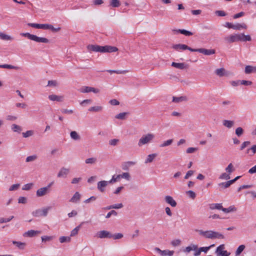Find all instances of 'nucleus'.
Returning a JSON list of instances; mask_svg holds the SVG:
<instances>
[{"instance_id": "nucleus-1", "label": "nucleus", "mask_w": 256, "mask_h": 256, "mask_svg": "<svg viewBox=\"0 0 256 256\" xmlns=\"http://www.w3.org/2000/svg\"><path fill=\"white\" fill-rule=\"evenodd\" d=\"M196 232H198L200 235L202 236L203 237L206 238H224V235L217 232H214L212 230L203 231L202 230H196Z\"/></svg>"}, {"instance_id": "nucleus-2", "label": "nucleus", "mask_w": 256, "mask_h": 256, "mask_svg": "<svg viewBox=\"0 0 256 256\" xmlns=\"http://www.w3.org/2000/svg\"><path fill=\"white\" fill-rule=\"evenodd\" d=\"M22 36L28 38V39L38 42L48 43L50 40L46 38L38 37L36 35L30 34L28 32L22 33Z\"/></svg>"}, {"instance_id": "nucleus-3", "label": "nucleus", "mask_w": 256, "mask_h": 256, "mask_svg": "<svg viewBox=\"0 0 256 256\" xmlns=\"http://www.w3.org/2000/svg\"><path fill=\"white\" fill-rule=\"evenodd\" d=\"M22 36L28 38V39L38 42L48 43L50 40L46 38L38 37L36 35L30 34L28 32L22 33Z\"/></svg>"}, {"instance_id": "nucleus-4", "label": "nucleus", "mask_w": 256, "mask_h": 256, "mask_svg": "<svg viewBox=\"0 0 256 256\" xmlns=\"http://www.w3.org/2000/svg\"><path fill=\"white\" fill-rule=\"evenodd\" d=\"M154 136L153 134H148L143 136L138 140V146H142V145L150 142L154 138Z\"/></svg>"}, {"instance_id": "nucleus-5", "label": "nucleus", "mask_w": 256, "mask_h": 256, "mask_svg": "<svg viewBox=\"0 0 256 256\" xmlns=\"http://www.w3.org/2000/svg\"><path fill=\"white\" fill-rule=\"evenodd\" d=\"M51 206H47L42 209H38L32 212V214L35 217L46 216L49 210L51 209Z\"/></svg>"}, {"instance_id": "nucleus-6", "label": "nucleus", "mask_w": 256, "mask_h": 256, "mask_svg": "<svg viewBox=\"0 0 256 256\" xmlns=\"http://www.w3.org/2000/svg\"><path fill=\"white\" fill-rule=\"evenodd\" d=\"M118 50V48L116 46H100V52L105 53V52H116Z\"/></svg>"}, {"instance_id": "nucleus-7", "label": "nucleus", "mask_w": 256, "mask_h": 256, "mask_svg": "<svg viewBox=\"0 0 256 256\" xmlns=\"http://www.w3.org/2000/svg\"><path fill=\"white\" fill-rule=\"evenodd\" d=\"M194 52H199L203 54L204 55L210 56L216 53V50L214 49H206L204 48H194Z\"/></svg>"}, {"instance_id": "nucleus-8", "label": "nucleus", "mask_w": 256, "mask_h": 256, "mask_svg": "<svg viewBox=\"0 0 256 256\" xmlns=\"http://www.w3.org/2000/svg\"><path fill=\"white\" fill-rule=\"evenodd\" d=\"M172 48L174 49L175 50H188L192 52H194V48H192L188 46L186 44H174L172 46Z\"/></svg>"}, {"instance_id": "nucleus-9", "label": "nucleus", "mask_w": 256, "mask_h": 256, "mask_svg": "<svg viewBox=\"0 0 256 256\" xmlns=\"http://www.w3.org/2000/svg\"><path fill=\"white\" fill-rule=\"evenodd\" d=\"M154 250L158 252L162 256H172L174 254V250H162L158 248H155Z\"/></svg>"}, {"instance_id": "nucleus-10", "label": "nucleus", "mask_w": 256, "mask_h": 256, "mask_svg": "<svg viewBox=\"0 0 256 256\" xmlns=\"http://www.w3.org/2000/svg\"><path fill=\"white\" fill-rule=\"evenodd\" d=\"M70 170L68 168L65 167L62 168L58 174L57 176L58 178H66L67 176L69 174Z\"/></svg>"}, {"instance_id": "nucleus-11", "label": "nucleus", "mask_w": 256, "mask_h": 256, "mask_svg": "<svg viewBox=\"0 0 256 256\" xmlns=\"http://www.w3.org/2000/svg\"><path fill=\"white\" fill-rule=\"evenodd\" d=\"M98 237L100 238H112V234L106 230H101L98 233Z\"/></svg>"}, {"instance_id": "nucleus-12", "label": "nucleus", "mask_w": 256, "mask_h": 256, "mask_svg": "<svg viewBox=\"0 0 256 256\" xmlns=\"http://www.w3.org/2000/svg\"><path fill=\"white\" fill-rule=\"evenodd\" d=\"M238 34H231L229 36H226L224 40L227 43L229 44L236 42H238Z\"/></svg>"}, {"instance_id": "nucleus-13", "label": "nucleus", "mask_w": 256, "mask_h": 256, "mask_svg": "<svg viewBox=\"0 0 256 256\" xmlns=\"http://www.w3.org/2000/svg\"><path fill=\"white\" fill-rule=\"evenodd\" d=\"M165 202L172 207H176L177 203L172 196H166L164 197Z\"/></svg>"}, {"instance_id": "nucleus-14", "label": "nucleus", "mask_w": 256, "mask_h": 256, "mask_svg": "<svg viewBox=\"0 0 256 256\" xmlns=\"http://www.w3.org/2000/svg\"><path fill=\"white\" fill-rule=\"evenodd\" d=\"M49 192L50 191L48 190V188L43 187L37 190L36 194L37 196L40 197L46 194Z\"/></svg>"}, {"instance_id": "nucleus-15", "label": "nucleus", "mask_w": 256, "mask_h": 256, "mask_svg": "<svg viewBox=\"0 0 256 256\" xmlns=\"http://www.w3.org/2000/svg\"><path fill=\"white\" fill-rule=\"evenodd\" d=\"M109 181L102 180L98 182V189L100 192H104V188L108 184Z\"/></svg>"}, {"instance_id": "nucleus-16", "label": "nucleus", "mask_w": 256, "mask_h": 256, "mask_svg": "<svg viewBox=\"0 0 256 256\" xmlns=\"http://www.w3.org/2000/svg\"><path fill=\"white\" fill-rule=\"evenodd\" d=\"M48 98L52 101L62 102L64 100V96L50 94L48 96Z\"/></svg>"}, {"instance_id": "nucleus-17", "label": "nucleus", "mask_w": 256, "mask_h": 256, "mask_svg": "<svg viewBox=\"0 0 256 256\" xmlns=\"http://www.w3.org/2000/svg\"><path fill=\"white\" fill-rule=\"evenodd\" d=\"M12 244L15 245L19 250H24L26 246V242H17L15 240H13L12 242Z\"/></svg>"}, {"instance_id": "nucleus-18", "label": "nucleus", "mask_w": 256, "mask_h": 256, "mask_svg": "<svg viewBox=\"0 0 256 256\" xmlns=\"http://www.w3.org/2000/svg\"><path fill=\"white\" fill-rule=\"evenodd\" d=\"M40 232L38 230H30L26 232H25L23 236H28V237H33L35 236L36 234H40Z\"/></svg>"}, {"instance_id": "nucleus-19", "label": "nucleus", "mask_w": 256, "mask_h": 256, "mask_svg": "<svg viewBox=\"0 0 256 256\" xmlns=\"http://www.w3.org/2000/svg\"><path fill=\"white\" fill-rule=\"evenodd\" d=\"M173 32H174V34L180 32L186 36H190L193 34L192 32L184 29L174 30Z\"/></svg>"}, {"instance_id": "nucleus-20", "label": "nucleus", "mask_w": 256, "mask_h": 256, "mask_svg": "<svg viewBox=\"0 0 256 256\" xmlns=\"http://www.w3.org/2000/svg\"><path fill=\"white\" fill-rule=\"evenodd\" d=\"M100 46L99 45H94V44H88L87 46V48L89 51H92L94 52H100Z\"/></svg>"}, {"instance_id": "nucleus-21", "label": "nucleus", "mask_w": 256, "mask_h": 256, "mask_svg": "<svg viewBox=\"0 0 256 256\" xmlns=\"http://www.w3.org/2000/svg\"><path fill=\"white\" fill-rule=\"evenodd\" d=\"M244 72L246 74H250L252 72L256 73V66H246L245 67Z\"/></svg>"}, {"instance_id": "nucleus-22", "label": "nucleus", "mask_w": 256, "mask_h": 256, "mask_svg": "<svg viewBox=\"0 0 256 256\" xmlns=\"http://www.w3.org/2000/svg\"><path fill=\"white\" fill-rule=\"evenodd\" d=\"M215 73L216 75L220 77L224 76H228L227 72L226 71L224 68H220L216 69L215 71Z\"/></svg>"}, {"instance_id": "nucleus-23", "label": "nucleus", "mask_w": 256, "mask_h": 256, "mask_svg": "<svg viewBox=\"0 0 256 256\" xmlns=\"http://www.w3.org/2000/svg\"><path fill=\"white\" fill-rule=\"evenodd\" d=\"M172 66L180 70H184L187 67L186 64L184 63H176L175 62H172Z\"/></svg>"}, {"instance_id": "nucleus-24", "label": "nucleus", "mask_w": 256, "mask_h": 256, "mask_svg": "<svg viewBox=\"0 0 256 256\" xmlns=\"http://www.w3.org/2000/svg\"><path fill=\"white\" fill-rule=\"evenodd\" d=\"M80 194L78 192H76L70 198V202H72L76 203L80 200Z\"/></svg>"}, {"instance_id": "nucleus-25", "label": "nucleus", "mask_w": 256, "mask_h": 256, "mask_svg": "<svg viewBox=\"0 0 256 256\" xmlns=\"http://www.w3.org/2000/svg\"><path fill=\"white\" fill-rule=\"evenodd\" d=\"M187 98L186 96H181L180 97H172V102L176 103H178L183 101H186Z\"/></svg>"}, {"instance_id": "nucleus-26", "label": "nucleus", "mask_w": 256, "mask_h": 256, "mask_svg": "<svg viewBox=\"0 0 256 256\" xmlns=\"http://www.w3.org/2000/svg\"><path fill=\"white\" fill-rule=\"evenodd\" d=\"M222 124L224 126H226L228 128H230L234 126V122L232 120H225L222 121Z\"/></svg>"}, {"instance_id": "nucleus-27", "label": "nucleus", "mask_w": 256, "mask_h": 256, "mask_svg": "<svg viewBox=\"0 0 256 256\" xmlns=\"http://www.w3.org/2000/svg\"><path fill=\"white\" fill-rule=\"evenodd\" d=\"M246 28H247L246 25L245 24L243 23L242 24H233L232 29L236 30H240L241 28L246 29Z\"/></svg>"}, {"instance_id": "nucleus-28", "label": "nucleus", "mask_w": 256, "mask_h": 256, "mask_svg": "<svg viewBox=\"0 0 256 256\" xmlns=\"http://www.w3.org/2000/svg\"><path fill=\"white\" fill-rule=\"evenodd\" d=\"M158 156L157 154H152L148 156L146 159L145 160V163L152 162L154 158Z\"/></svg>"}, {"instance_id": "nucleus-29", "label": "nucleus", "mask_w": 256, "mask_h": 256, "mask_svg": "<svg viewBox=\"0 0 256 256\" xmlns=\"http://www.w3.org/2000/svg\"><path fill=\"white\" fill-rule=\"evenodd\" d=\"M83 224H84V222H82L80 225H78V226L76 227L73 230H72V231L71 232V233H70V236H74L78 234V232L80 229V228L82 225Z\"/></svg>"}, {"instance_id": "nucleus-30", "label": "nucleus", "mask_w": 256, "mask_h": 256, "mask_svg": "<svg viewBox=\"0 0 256 256\" xmlns=\"http://www.w3.org/2000/svg\"><path fill=\"white\" fill-rule=\"evenodd\" d=\"M198 249V246L194 244H192L190 246L186 248L184 252H190L191 250H196Z\"/></svg>"}, {"instance_id": "nucleus-31", "label": "nucleus", "mask_w": 256, "mask_h": 256, "mask_svg": "<svg viewBox=\"0 0 256 256\" xmlns=\"http://www.w3.org/2000/svg\"><path fill=\"white\" fill-rule=\"evenodd\" d=\"M106 71L111 74H113V73H116V74H125L128 72V70H106Z\"/></svg>"}, {"instance_id": "nucleus-32", "label": "nucleus", "mask_w": 256, "mask_h": 256, "mask_svg": "<svg viewBox=\"0 0 256 256\" xmlns=\"http://www.w3.org/2000/svg\"><path fill=\"white\" fill-rule=\"evenodd\" d=\"M210 208L211 210L217 209L222 210L223 207L222 204H210Z\"/></svg>"}, {"instance_id": "nucleus-33", "label": "nucleus", "mask_w": 256, "mask_h": 256, "mask_svg": "<svg viewBox=\"0 0 256 256\" xmlns=\"http://www.w3.org/2000/svg\"><path fill=\"white\" fill-rule=\"evenodd\" d=\"M71 138L75 140H80V136L76 132L72 131L70 133Z\"/></svg>"}, {"instance_id": "nucleus-34", "label": "nucleus", "mask_w": 256, "mask_h": 256, "mask_svg": "<svg viewBox=\"0 0 256 256\" xmlns=\"http://www.w3.org/2000/svg\"><path fill=\"white\" fill-rule=\"evenodd\" d=\"M0 68H8V69H14L18 70L19 68L18 66H14L10 64H0Z\"/></svg>"}, {"instance_id": "nucleus-35", "label": "nucleus", "mask_w": 256, "mask_h": 256, "mask_svg": "<svg viewBox=\"0 0 256 256\" xmlns=\"http://www.w3.org/2000/svg\"><path fill=\"white\" fill-rule=\"evenodd\" d=\"M12 130L14 132L20 133L22 131V128L16 124H12L11 126Z\"/></svg>"}, {"instance_id": "nucleus-36", "label": "nucleus", "mask_w": 256, "mask_h": 256, "mask_svg": "<svg viewBox=\"0 0 256 256\" xmlns=\"http://www.w3.org/2000/svg\"><path fill=\"white\" fill-rule=\"evenodd\" d=\"M97 162V158H86L85 160V162L86 164H95Z\"/></svg>"}, {"instance_id": "nucleus-37", "label": "nucleus", "mask_w": 256, "mask_h": 256, "mask_svg": "<svg viewBox=\"0 0 256 256\" xmlns=\"http://www.w3.org/2000/svg\"><path fill=\"white\" fill-rule=\"evenodd\" d=\"M232 184L228 180L226 182H221L218 184V186L222 188H228Z\"/></svg>"}, {"instance_id": "nucleus-38", "label": "nucleus", "mask_w": 256, "mask_h": 256, "mask_svg": "<svg viewBox=\"0 0 256 256\" xmlns=\"http://www.w3.org/2000/svg\"><path fill=\"white\" fill-rule=\"evenodd\" d=\"M71 238L70 236H62L59 238V240L60 243L69 242H70Z\"/></svg>"}, {"instance_id": "nucleus-39", "label": "nucleus", "mask_w": 256, "mask_h": 256, "mask_svg": "<svg viewBox=\"0 0 256 256\" xmlns=\"http://www.w3.org/2000/svg\"><path fill=\"white\" fill-rule=\"evenodd\" d=\"M245 248V246L242 244L240 245L237 248L235 254L236 256H238L240 255V254L244 250Z\"/></svg>"}, {"instance_id": "nucleus-40", "label": "nucleus", "mask_w": 256, "mask_h": 256, "mask_svg": "<svg viewBox=\"0 0 256 256\" xmlns=\"http://www.w3.org/2000/svg\"><path fill=\"white\" fill-rule=\"evenodd\" d=\"M102 110V107L101 106H92L88 110L90 112H100Z\"/></svg>"}, {"instance_id": "nucleus-41", "label": "nucleus", "mask_w": 256, "mask_h": 256, "mask_svg": "<svg viewBox=\"0 0 256 256\" xmlns=\"http://www.w3.org/2000/svg\"><path fill=\"white\" fill-rule=\"evenodd\" d=\"M222 210L226 213L230 212H235L236 210V208L234 206H230L228 208H222Z\"/></svg>"}, {"instance_id": "nucleus-42", "label": "nucleus", "mask_w": 256, "mask_h": 256, "mask_svg": "<svg viewBox=\"0 0 256 256\" xmlns=\"http://www.w3.org/2000/svg\"><path fill=\"white\" fill-rule=\"evenodd\" d=\"M128 114V112H124L120 113L118 114H116L115 116V118L119 120H124L126 118V116Z\"/></svg>"}, {"instance_id": "nucleus-43", "label": "nucleus", "mask_w": 256, "mask_h": 256, "mask_svg": "<svg viewBox=\"0 0 256 256\" xmlns=\"http://www.w3.org/2000/svg\"><path fill=\"white\" fill-rule=\"evenodd\" d=\"M80 92L82 93H87L91 92V87L84 86L80 88Z\"/></svg>"}, {"instance_id": "nucleus-44", "label": "nucleus", "mask_w": 256, "mask_h": 256, "mask_svg": "<svg viewBox=\"0 0 256 256\" xmlns=\"http://www.w3.org/2000/svg\"><path fill=\"white\" fill-rule=\"evenodd\" d=\"M118 178H124L127 180H130V175L128 172H124L121 174L117 175Z\"/></svg>"}, {"instance_id": "nucleus-45", "label": "nucleus", "mask_w": 256, "mask_h": 256, "mask_svg": "<svg viewBox=\"0 0 256 256\" xmlns=\"http://www.w3.org/2000/svg\"><path fill=\"white\" fill-rule=\"evenodd\" d=\"M226 171L229 174H230L234 170V166L232 163H230L225 169Z\"/></svg>"}, {"instance_id": "nucleus-46", "label": "nucleus", "mask_w": 256, "mask_h": 256, "mask_svg": "<svg viewBox=\"0 0 256 256\" xmlns=\"http://www.w3.org/2000/svg\"><path fill=\"white\" fill-rule=\"evenodd\" d=\"M120 4L119 0H112L110 2V5L114 8H118L120 6Z\"/></svg>"}, {"instance_id": "nucleus-47", "label": "nucleus", "mask_w": 256, "mask_h": 256, "mask_svg": "<svg viewBox=\"0 0 256 256\" xmlns=\"http://www.w3.org/2000/svg\"><path fill=\"white\" fill-rule=\"evenodd\" d=\"M172 142L173 140L172 139L168 140L164 142L160 145V147H165L170 146L172 143Z\"/></svg>"}, {"instance_id": "nucleus-48", "label": "nucleus", "mask_w": 256, "mask_h": 256, "mask_svg": "<svg viewBox=\"0 0 256 256\" xmlns=\"http://www.w3.org/2000/svg\"><path fill=\"white\" fill-rule=\"evenodd\" d=\"M219 178L226 180H229L230 178V174H228L226 172L222 173V174L220 175Z\"/></svg>"}, {"instance_id": "nucleus-49", "label": "nucleus", "mask_w": 256, "mask_h": 256, "mask_svg": "<svg viewBox=\"0 0 256 256\" xmlns=\"http://www.w3.org/2000/svg\"><path fill=\"white\" fill-rule=\"evenodd\" d=\"M14 218V216H11L10 217L8 218H0V224L8 222L10 221L12 219H13Z\"/></svg>"}, {"instance_id": "nucleus-50", "label": "nucleus", "mask_w": 256, "mask_h": 256, "mask_svg": "<svg viewBox=\"0 0 256 256\" xmlns=\"http://www.w3.org/2000/svg\"><path fill=\"white\" fill-rule=\"evenodd\" d=\"M120 140L118 139L114 138L110 140H109V144L112 146H116L118 144V142H119Z\"/></svg>"}, {"instance_id": "nucleus-51", "label": "nucleus", "mask_w": 256, "mask_h": 256, "mask_svg": "<svg viewBox=\"0 0 256 256\" xmlns=\"http://www.w3.org/2000/svg\"><path fill=\"white\" fill-rule=\"evenodd\" d=\"M186 193L188 196L192 200L194 199L196 197V193L192 190L187 191Z\"/></svg>"}, {"instance_id": "nucleus-52", "label": "nucleus", "mask_w": 256, "mask_h": 256, "mask_svg": "<svg viewBox=\"0 0 256 256\" xmlns=\"http://www.w3.org/2000/svg\"><path fill=\"white\" fill-rule=\"evenodd\" d=\"M244 133V130L241 127H238L236 130V134L238 136H241Z\"/></svg>"}, {"instance_id": "nucleus-53", "label": "nucleus", "mask_w": 256, "mask_h": 256, "mask_svg": "<svg viewBox=\"0 0 256 256\" xmlns=\"http://www.w3.org/2000/svg\"><path fill=\"white\" fill-rule=\"evenodd\" d=\"M214 246V244H213L210 245L209 246L201 247L199 248L201 252H204L206 253L210 249V248Z\"/></svg>"}, {"instance_id": "nucleus-54", "label": "nucleus", "mask_w": 256, "mask_h": 256, "mask_svg": "<svg viewBox=\"0 0 256 256\" xmlns=\"http://www.w3.org/2000/svg\"><path fill=\"white\" fill-rule=\"evenodd\" d=\"M37 158L36 155H32L28 156L26 158V162H30L35 160Z\"/></svg>"}, {"instance_id": "nucleus-55", "label": "nucleus", "mask_w": 256, "mask_h": 256, "mask_svg": "<svg viewBox=\"0 0 256 256\" xmlns=\"http://www.w3.org/2000/svg\"><path fill=\"white\" fill-rule=\"evenodd\" d=\"M33 185L34 184L32 183H29V184H26L22 188V190H28L30 189H31V188H32Z\"/></svg>"}, {"instance_id": "nucleus-56", "label": "nucleus", "mask_w": 256, "mask_h": 256, "mask_svg": "<svg viewBox=\"0 0 256 256\" xmlns=\"http://www.w3.org/2000/svg\"><path fill=\"white\" fill-rule=\"evenodd\" d=\"M124 236L121 233H118V234H112V238H113L114 240H118V239H120V238H123Z\"/></svg>"}, {"instance_id": "nucleus-57", "label": "nucleus", "mask_w": 256, "mask_h": 256, "mask_svg": "<svg viewBox=\"0 0 256 256\" xmlns=\"http://www.w3.org/2000/svg\"><path fill=\"white\" fill-rule=\"evenodd\" d=\"M224 244L220 245L218 246L216 250V253L218 255L219 254V252H224Z\"/></svg>"}, {"instance_id": "nucleus-58", "label": "nucleus", "mask_w": 256, "mask_h": 256, "mask_svg": "<svg viewBox=\"0 0 256 256\" xmlns=\"http://www.w3.org/2000/svg\"><path fill=\"white\" fill-rule=\"evenodd\" d=\"M27 202V198L24 196H20L18 199V202L19 204H25Z\"/></svg>"}, {"instance_id": "nucleus-59", "label": "nucleus", "mask_w": 256, "mask_h": 256, "mask_svg": "<svg viewBox=\"0 0 256 256\" xmlns=\"http://www.w3.org/2000/svg\"><path fill=\"white\" fill-rule=\"evenodd\" d=\"M34 132L32 130H28L25 132H23L22 136L24 138H28V136H32Z\"/></svg>"}, {"instance_id": "nucleus-60", "label": "nucleus", "mask_w": 256, "mask_h": 256, "mask_svg": "<svg viewBox=\"0 0 256 256\" xmlns=\"http://www.w3.org/2000/svg\"><path fill=\"white\" fill-rule=\"evenodd\" d=\"M181 241L180 240H175L171 242V244L174 246H176L180 244Z\"/></svg>"}, {"instance_id": "nucleus-61", "label": "nucleus", "mask_w": 256, "mask_h": 256, "mask_svg": "<svg viewBox=\"0 0 256 256\" xmlns=\"http://www.w3.org/2000/svg\"><path fill=\"white\" fill-rule=\"evenodd\" d=\"M250 144V141L244 142L240 146V150H243L245 148L248 146Z\"/></svg>"}, {"instance_id": "nucleus-62", "label": "nucleus", "mask_w": 256, "mask_h": 256, "mask_svg": "<svg viewBox=\"0 0 256 256\" xmlns=\"http://www.w3.org/2000/svg\"><path fill=\"white\" fill-rule=\"evenodd\" d=\"M0 37L2 39L4 40H10V36L4 34L2 32H0Z\"/></svg>"}, {"instance_id": "nucleus-63", "label": "nucleus", "mask_w": 256, "mask_h": 256, "mask_svg": "<svg viewBox=\"0 0 256 256\" xmlns=\"http://www.w3.org/2000/svg\"><path fill=\"white\" fill-rule=\"evenodd\" d=\"M96 200V196H90V198L84 201V203H86V204H88V203H90V202H93V201H94Z\"/></svg>"}, {"instance_id": "nucleus-64", "label": "nucleus", "mask_w": 256, "mask_h": 256, "mask_svg": "<svg viewBox=\"0 0 256 256\" xmlns=\"http://www.w3.org/2000/svg\"><path fill=\"white\" fill-rule=\"evenodd\" d=\"M230 253L228 252L226 250H224V252H219V254L217 255L218 256H228Z\"/></svg>"}]
</instances>
